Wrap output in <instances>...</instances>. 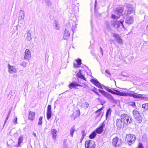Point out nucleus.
<instances>
[{"mask_svg": "<svg viewBox=\"0 0 148 148\" xmlns=\"http://www.w3.org/2000/svg\"><path fill=\"white\" fill-rule=\"evenodd\" d=\"M75 115L74 117V119L79 117L80 115V113L79 109L77 110L75 112Z\"/></svg>", "mask_w": 148, "mask_h": 148, "instance_id": "obj_34", "label": "nucleus"}, {"mask_svg": "<svg viewBox=\"0 0 148 148\" xmlns=\"http://www.w3.org/2000/svg\"><path fill=\"white\" fill-rule=\"evenodd\" d=\"M97 99L100 102L101 104L102 105H103L104 104L106 103V101L105 100L101 99L99 98H97Z\"/></svg>", "mask_w": 148, "mask_h": 148, "instance_id": "obj_35", "label": "nucleus"}, {"mask_svg": "<svg viewBox=\"0 0 148 148\" xmlns=\"http://www.w3.org/2000/svg\"><path fill=\"white\" fill-rule=\"evenodd\" d=\"M85 136H82L81 138V141H82L83 139L84 138Z\"/></svg>", "mask_w": 148, "mask_h": 148, "instance_id": "obj_61", "label": "nucleus"}, {"mask_svg": "<svg viewBox=\"0 0 148 148\" xmlns=\"http://www.w3.org/2000/svg\"><path fill=\"white\" fill-rule=\"evenodd\" d=\"M11 136H14L15 137H16L18 136V134L16 132H15Z\"/></svg>", "mask_w": 148, "mask_h": 148, "instance_id": "obj_52", "label": "nucleus"}, {"mask_svg": "<svg viewBox=\"0 0 148 148\" xmlns=\"http://www.w3.org/2000/svg\"><path fill=\"white\" fill-rule=\"evenodd\" d=\"M81 67L82 68H83L84 66H85L86 67V68H87V69H88L90 71V73H91V71L89 69V68L88 66H87L86 65L82 64V66H81Z\"/></svg>", "mask_w": 148, "mask_h": 148, "instance_id": "obj_56", "label": "nucleus"}, {"mask_svg": "<svg viewBox=\"0 0 148 148\" xmlns=\"http://www.w3.org/2000/svg\"><path fill=\"white\" fill-rule=\"evenodd\" d=\"M111 112L112 109L111 108H109L107 110L106 114V118H107L109 115H111Z\"/></svg>", "mask_w": 148, "mask_h": 148, "instance_id": "obj_29", "label": "nucleus"}, {"mask_svg": "<svg viewBox=\"0 0 148 148\" xmlns=\"http://www.w3.org/2000/svg\"><path fill=\"white\" fill-rule=\"evenodd\" d=\"M133 114L135 120L138 123H141L142 121V117L140 116L139 112L136 109L132 112Z\"/></svg>", "mask_w": 148, "mask_h": 148, "instance_id": "obj_4", "label": "nucleus"}, {"mask_svg": "<svg viewBox=\"0 0 148 148\" xmlns=\"http://www.w3.org/2000/svg\"><path fill=\"white\" fill-rule=\"evenodd\" d=\"M107 128H106V129H105V130H104V132H103V133H104H104H105L106 132H107Z\"/></svg>", "mask_w": 148, "mask_h": 148, "instance_id": "obj_64", "label": "nucleus"}, {"mask_svg": "<svg viewBox=\"0 0 148 148\" xmlns=\"http://www.w3.org/2000/svg\"><path fill=\"white\" fill-rule=\"evenodd\" d=\"M27 41H29L32 39V38L31 36V34L29 32H27Z\"/></svg>", "mask_w": 148, "mask_h": 148, "instance_id": "obj_36", "label": "nucleus"}, {"mask_svg": "<svg viewBox=\"0 0 148 148\" xmlns=\"http://www.w3.org/2000/svg\"><path fill=\"white\" fill-rule=\"evenodd\" d=\"M35 113L31 111H29V119H30L31 121H32L35 118Z\"/></svg>", "mask_w": 148, "mask_h": 148, "instance_id": "obj_19", "label": "nucleus"}, {"mask_svg": "<svg viewBox=\"0 0 148 148\" xmlns=\"http://www.w3.org/2000/svg\"><path fill=\"white\" fill-rule=\"evenodd\" d=\"M14 92L11 90L10 92H9V94L8 95V97L9 99L14 97Z\"/></svg>", "mask_w": 148, "mask_h": 148, "instance_id": "obj_32", "label": "nucleus"}, {"mask_svg": "<svg viewBox=\"0 0 148 148\" xmlns=\"http://www.w3.org/2000/svg\"><path fill=\"white\" fill-rule=\"evenodd\" d=\"M96 114H97L95 116V117L96 118L98 117L101 114V112H99L98 113H96Z\"/></svg>", "mask_w": 148, "mask_h": 148, "instance_id": "obj_57", "label": "nucleus"}, {"mask_svg": "<svg viewBox=\"0 0 148 148\" xmlns=\"http://www.w3.org/2000/svg\"><path fill=\"white\" fill-rule=\"evenodd\" d=\"M125 5L126 8L124 13V14L125 16H127L132 13H133L134 14H135V8L133 5L131 3H125Z\"/></svg>", "mask_w": 148, "mask_h": 148, "instance_id": "obj_3", "label": "nucleus"}, {"mask_svg": "<svg viewBox=\"0 0 148 148\" xmlns=\"http://www.w3.org/2000/svg\"><path fill=\"white\" fill-rule=\"evenodd\" d=\"M67 140L66 139H64L63 140V148H68V143H67Z\"/></svg>", "mask_w": 148, "mask_h": 148, "instance_id": "obj_30", "label": "nucleus"}, {"mask_svg": "<svg viewBox=\"0 0 148 148\" xmlns=\"http://www.w3.org/2000/svg\"><path fill=\"white\" fill-rule=\"evenodd\" d=\"M103 87L107 91L114 95L122 96L132 97L134 99H143L145 98V97H143L144 95L134 93V91H130L129 92L125 91L121 92L119 90H116L113 88H109L108 86H103Z\"/></svg>", "mask_w": 148, "mask_h": 148, "instance_id": "obj_1", "label": "nucleus"}, {"mask_svg": "<svg viewBox=\"0 0 148 148\" xmlns=\"http://www.w3.org/2000/svg\"><path fill=\"white\" fill-rule=\"evenodd\" d=\"M51 108V106L50 105H48L47 107V112H52Z\"/></svg>", "mask_w": 148, "mask_h": 148, "instance_id": "obj_43", "label": "nucleus"}, {"mask_svg": "<svg viewBox=\"0 0 148 148\" xmlns=\"http://www.w3.org/2000/svg\"><path fill=\"white\" fill-rule=\"evenodd\" d=\"M24 17V13L23 11L20 10L19 12L18 19L19 20L23 19Z\"/></svg>", "mask_w": 148, "mask_h": 148, "instance_id": "obj_23", "label": "nucleus"}, {"mask_svg": "<svg viewBox=\"0 0 148 148\" xmlns=\"http://www.w3.org/2000/svg\"><path fill=\"white\" fill-rule=\"evenodd\" d=\"M112 18L115 20V19H117L118 18V16H117L116 15L114 14H112L111 16Z\"/></svg>", "mask_w": 148, "mask_h": 148, "instance_id": "obj_49", "label": "nucleus"}, {"mask_svg": "<svg viewBox=\"0 0 148 148\" xmlns=\"http://www.w3.org/2000/svg\"><path fill=\"white\" fill-rule=\"evenodd\" d=\"M75 61L78 64H79L81 65L82 64V60L79 58H78L77 59L75 60Z\"/></svg>", "mask_w": 148, "mask_h": 148, "instance_id": "obj_44", "label": "nucleus"}, {"mask_svg": "<svg viewBox=\"0 0 148 148\" xmlns=\"http://www.w3.org/2000/svg\"><path fill=\"white\" fill-rule=\"evenodd\" d=\"M79 86H80V84L77 82L73 81L69 84L68 86L70 89H72V88L79 89V88H78V87Z\"/></svg>", "mask_w": 148, "mask_h": 148, "instance_id": "obj_12", "label": "nucleus"}, {"mask_svg": "<svg viewBox=\"0 0 148 148\" xmlns=\"http://www.w3.org/2000/svg\"><path fill=\"white\" fill-rule=\"evenodd\" d=\"M81 133L82 134V136H85L86 135V134L85 133V131L84 130H83L81 132Z\"/></svg>", "mask_w": 148, "mask_h": 148, "instance_id": "obj_54", "label": "nucleus"}, {"mask_svg": "<svg viewBox=\"0 0 148 148\" xmlns=\"http://www.w3.org/2000/svg\"><path fill=\"white\" fill-rule=\"evenodd\" d=\"M105 23L106 25V28L109 31H111L112 30L110 25V24L111 25V22H110V23L109 21H106Z\"/></svg>", "mask_w": 148, "mask_h": 148, "instance_id": "obj_27", "label": "nucleus"}, {"mask_svg": "<svg viewBox=\"0 0 148 148\" xmlns=\"http://www.w3.org/2000/svg\"><path fill=\"white\" fill-rule=\"evenodd\" d=\"M23 140V136L21 135L18 138V143L16 145L15 147H21V143H22Z\"/></svg>", "mask_w": 148, "mask_h": 148, "instance_id": "obj_18", "label": "nucleus"}, {"mask_svg": "<svg viewBox=\"0 0 148 148\" xmlns=\"http://www.w3.org/2000/svg\"><path fill=\"white\" fill-rule=\"evenodd\" d=\"M105 73L110 75H111V73L108 69H106L105 70Z\"/></svg>", "mask_w": 148, "mask_h": 148, "instance_id": "obj_53", "label": "nucleus"}, {"mask_svg": "<svg viewBox=\"0 0 148 148\" xmlns=\"http://www.w3.org/2000/svg\"><path fill=\"white\" fill-rule=\"evenodd\" d=\"M51 134L53 139L54 140H55L57 136V131L55 129H52L51 130Z\"/></svg>", "mask_w": 148, "mask_h": 148, "instance_id": "obj_21", "label": "nucleus"}, {"mask_svg": "<svg viewBox=\"0 0 148 148\" xmlns=\"http://www.w3.org/2000/svg\"><path fill=\"white\" fill-rule=\"evenodd\" d=\"M111 34L113 37L114 38L115 40H116L118 44L120 45L123 44V40L119 34L115 33H112Z\"/></svg>", "mask_w": 148, "mask_h": 148, "instance_id": "obj_6", "label": "nucleus"}, {"mask_svg": "<svg viewBox=\"0 0 148 148\" xmlns=\"http://www.w3.org/2000/svg\"><path fill=\"white\" fill-rule=\"evenodd\" d=\"M104 122L105 121H104L98 127L94 130L97 134H101L103 131V129L105 127Z\"/></svg>", "mask_w": 148, "mask_h": 148, "instance_id": "obj_9", "label": "nucleus"}, {"mask_svg": "<svg viewBox=\"0 0 148 148\" xmlns=\"http://www.w3.org/2000/svg\"><path fill=\"white\" fill-rule=\"evenodd\" d=\"M14 130L13 128L10 132L9 134L10 136H12L14 133L15 132V131H14Z\"/></svg>", "mask_w": 148, "mask_h": 148, "instance_id": "obj_50", "label": "nucleus"}, {"mask_svg": "<svg viewBox=\"0 0 148 148\" xmlns=\"http://www.w3.org/2000/svg\"><path fill=\"white\" fill-rule=\"evenodd\" d=\"M136 140V138L134 135L132 134H126L125 140L128 142V144L129 145H130L134 143Z\"/></svg>", "mask_w": 148, "mask_h": 148, "instance_id": "obj_5", "label": "nucleus"}, {"mask_svg": "<svg viewBox=\"0 0 148 148\" xmlns=\"http://www.w3.org/2000/svg\"><path fill=\"white\" fill-rule=\"evenodd\" d=\"M90 81L93 84L95 85L98 87V88L103 89V87L104 85L102 86V84L97 80L95 78H93V79H92L90 80ZM104 86H105L104 85Z\"/></svg>", "mask_w": 148, "mask_h": 148, "instance_id": "obj_11", "label": "nucleus"}, {"mask_svg": "<svg viewBox=\"0 0 148 148\" xmlns=\"http://www.w3.org/2000/svg\"><path fill=\"white\" fill-rule=\"evenodd\" d=\"M126 123L119 119H117L116 120V126L118 129H120L121 128H123L124 126L126 125Z\"/></svg>", "mask_w": 148, "mask_h": 148, "instance_id": "obj_10", "label": "nucleus"}, {"mask_svg": "<svg viewBox=\"0 0 148 148\" xmlns=\"http://www.w3.org/2000/svg\"><path fill=\"white\" fill-rule=\"evenodd\" d=\"M70 34L69 31L65 29L63 34V38L65 40H67L70 36Z\"/></svg>", "mask_w": 148, "mask_h": 148, "instance_id": "obj_20", "label": "nucleus"}, {"mask_svg": "<svg viewBox=\"0 0 148 148\" xmlns=\"http://www.w3.org/2000/svg\"><path fill=\"white\" fill-rule=\"evenodd\" d=\"M75 131V126H73L70 129V134L72 137H73V134Z\"/></svg>", "mask_w": 148, "mask_h": 148, "instance_id": "obj_31", "label": "nucleus"}, {"mask_svg": "<svg viewBox=\"0 0 148 148\" xmlns=\"http://www.w3.org/2000/svg\"><path fill=\"white\" fill-rule=\"evenodd\" d=\"M123 20L121 19L119 21H118L116 20H112L111 21V25L114 26V27L117 29L120 27V24H123Z\"/></svg>", "mask_w": 148, "mask_h": 148, "instance_id": "obj_8", "label": "nucleus"}, {"mask_svg": "<svg viewBox=\"0 0 148 148\" xmlns=\"http://www.w3.org/2000/svg\"><path fill=\"white\" fill-rule=\"evenodd\" d=\"M8 71L10 73H16L17 72L16 69L14 67L10 65L9 64L8 65Z\"/></svg>", "mask_w": 148, "mask_h": 148, "instance_id": "obj_16", "label": "nucleus"}, {"mask_svg": "<svg viewBox=\"0 0 148 148\" xmlns=\"http://www.w3.org/2000/svg\"><path fill=\"white\" fill-rule=\"evenodd\" d=\"M42 116H40L39 118L38 122V125H41L42 124Z\"/></svg>", "mask_w": 148, "mask_h": 148, "instance_id": "obj_42", "label": "nucleus"}, {"mask_svg": "<svg viewBox=\"0 0 148 148\" xmlns=\"http://www.w3.org/2000/svg\"><path fill=\"white\" fill-rule=\"evenodd\" d=\"M97 134L95 132V130H94L92 133L89 135V137L90 139H93L96 137L97 135Z\"/></svg>", "mask_w": 148, "mask_h": 148, "instance_id": "obj_25", "label": "nucleus"}, {"mask_svg": "<svg viewBox=\"0 0 148 148\" xmlns=\"http://www.w3.org/2000/svg\"><path fill=\"white\" fill-rule=\"evenodd\" d=\"M31 52L30 50L27 49L25 52L24 58L26 59H28L31 57Z\"/></svg>", "mask_w": 148, "mask_h": 148, "instance_id": "obj_17", "label": "nucleus"}, {"mask_svg": "<svg viewBox=\"0 0 148 148\" xmlns=\"http://www.w3.org/2000/svg\"><path fill=\"white\" fill-rule=\"evenodd\" d=\"M82 70H79V71L77 73H82L81 72H82Z\"/></svg>", "mask_w": 148, "mask_h": 148, "instance_id": "obj_62", "label": "nucleus"}, {"mask_svg": "<svg viewBox=\"0 0 148 148\" xmlns=\"http://www.w3.org/2000/svg\"><path fill=\"white\" fill-rule=\"evenodd\" d=\"M118 139L119 138L117 137H116L113 139L112 142V143L114 147H117Z\"/></svg>", "mask_w": 148, "mask_h": 148, "instance_id": "obj_24", "label": "nucleus"}, {"mask_svg": "<svg viewBox=\"0 0 148 148\" xmlns=\"http://www.w3.org/2000/svg\"><path fill=\"white\" fill-rule=\"evenodd\" d=\"M126 122H125V125H128L129 124L133 125L134 122L133 119L130 118V117L128 116L126 120Z\"/></svg>", "mask_w": 148, "mask_h": 148, "instance_id": "obj_15", "label": "nucleus"}, {"mask_svg": "<svg viewBox=\"0 0 148 148\" xmlns=\"http://www.w3.org/2000/svg\"><path fill=\"white\" fill-rule=\"evenodd\" d=\"M97 5V0H96L95 1V4H94V10H96V8Z\"/></svg>", "mask_w": 148, "mask_h": 148, "instance_id": "obj_58", "label": "nucleus"}, {"mask_svg": "<svg viewBox=\"0 0 148 148\" xmlns=\"http://www.w3.org/2000/svg\"><path fill=\"white\" fill-rule=\"evenodd\" d=\"M83 105L85 108H87L88 107L89 104L88 103L84 102L83 103Z\"/></svg>", "mask_w": 148, "mask_h": 148, "instance_id": "obj_45", "label": "nucleus"}, {"mask_svg": "<svg viewBox=\"0 0 148 148\" xmlns=\"http://www.w3.org/2000/svg\"><path fill=\"white\" fill-rule=\"evenodd\" d=\"M14 142L12 139H10L7 142V146L10 148L13 147H15V145L14 143Z\"/></svg>", "mask_w": 148, "mask_h": 148, "instance_id": "obj_22", "label": "nucleus"}, {"mask_svg": "<svg viewBox=\"0 0 148 148\" xmlns=\"http://www.w3.org/2000/svg\"><path fill=\"white\" fill-rule=\"evenodd\" d=\"M54 23L55 25L54 27L55 29H56L59 30L60 28V26L58 24V22L56 20H55V21L54 22Z\"/></svg>", "mask_w": 148, "mask_h": 148, "instance_id": "obj_39", "label": "nucleus"}, {"mask_svg": "<svg viewBox=\"0 0 148 148\" xmlns=\"http://www.w3.org/2000/svg\"><path fill=\"white\" fill-rule=\"evenodd\" d=\"M17 118L16 117L14 119L12 120V121L13 123L15 124H16L17 123Z\"/></svg>", "mask_w": 148, "mask_h": 148, "instance_id": "obj_51", "label": "nucleus"}, {"mask_svg": "<svg viewBox=\"0 0 148 148\" xmlns=\"http://www.w3.org/2000/svg\"><path fill=\"white\" fill-rule=\"evenodd\" d=\"M45 1L46 2L47 6H49L52 5V3L50 0H45Z\"/></svg>", "mask_w": 148, "mask_h": 148, "instance_id": "obj_38", "label": "nucleus"}, {"mask_svg": "<svg viewBox=\"0 0 148 148\" xmlns=\"http://www.w3.org/2000/svg\"><path fill=\"white\" fill-rule=\"evenodd\" d=\"M98 90L99 92L104 97L110 102L117 104L118 103V101H119V100L115 99L112 95L104 90L98 89Z\"/></svg>", "mask_w": 148, "mask_h": 148, "instance_id": "obj_2", "label": "nucleus"}, {"mask_svg": "<svg viewBox=\"0 0 148 148\" xmlns=\"http://www.w3.org/2000/svg\"><path fill=\"white\" fill-rule=\"evenodd\" d=\"M52 112H47V118L48 120H49L51 117Z\"/></svg>", "mask_w": 148, "mask_h": 148, "instance_id": "obj_37", "label": "nucleus"}, {"mask_svg": "<svg viewBox=\"0 0 148 148\" xmlns=\"http://www.w3.org/2000/svg\"><path fill=\"white\" fill-rule=\"evenodd\" d=\"M85 148H95L96 144L94 141L89 140L85 141Z\"/></svg>", "mask_w": 148, "mask_h": 148, "instance_id": "obj_7", "label": "nucleus"}, {"mask_svg": "<svg viewBox=\"0 0 148 148\" xmlns=\"http://www.w3.org/2000/svg\"><path fill=\"white\" fill-rule=\"evenodd\" d=\"M103 108L102 107V108H100L99 109H98L95 112V113H98L99 112H101V111L102 110Z\"/></svg>", "mask_w": 148, "mask_h": 148, "instance_id": "obj_55", "label": "nucleus"}, {"mask_svg": "<svg viewBox=\"0 0 148 148\" xmlns=\"http://www.w3.org/2000/svg\"><path fill=\"white\" fill-rule=\"evenodd\" d=\"M88 92L90 93L91 94H92V93H91L90 92V91L94 92L95 93L97 91L96 90H94V88H92L91 89H88V90H87Z\"/></svg>", "mask_w": 148, "mask_h": 148, "instance_id": "obj_46", "label": "nucleus"}, {"mask_svg": "<svg viewBox=\"0 0 148 148\" xmlns=\"http://www.w3.org/2000/svg\"><path fill=\"white\" fill-rule=\"evenodd\" d=\"M124 10V8L122 7H117L114 11V13L118 16L120 15Z\"/></svg>", "mask_w": 148, "mask_h": 148, "instance_id": "obj_13", "label": "nucleus"}, {"mask_svg": "<svg viewBox=\"0 0 148 148\" xmlns=\"http://www.w3.org/2000/svg\"><path fill=\"white\" fill-rule=\"evenodd\" d=\"M142 107L145 110H148V103L143 104Z\"/></svg>", "mask_w": 148, "mask_h": 148, "instance_id": "obj_40", "label": "nucleus"}, {"mask_svg": "<svg viewBox=\"0 0 148 148\" xmlns=\"http://www.w3.org/2000/svg\"><path fill=\"white\" fill-rule=\"evenodd\" d=\"M78 63H77V62L76 63H75V62H74L73 63V66L74 68H79V66L81 65L79 64H78Z\"/></svg>", "mask_w": 148, "mask_h": 148, "instance_id": "obj_47", "label": "nucleus"}, {"mask_svg": "<svg viewBox=\"0 0 148 148\" xmlns=\"http://www.w3.org/2000/svg\"><path fill=\"white\" fill-rule=\"evenodd\" d=\"M127 116L128 115H127V114L124 113L121 115V118L119 119L125 122V120H126Z\"/></svg>", "mask_w": 148, "mask_h": 148, "instance_id": "obj_26", "label": "nucleus"}, {"mask_svg": "<svg viewBox=\"0 0 148 148\" xmlns=\"http://www.w3.org/2000/svg\"><path fill=\"white\" fill-rule=\"evenodd\" d=\"M95 94H96L99 97H101V95L99 94V93L97 92H96V93H95Z\"/></svg>", "mask_w": 148, "mask_h": 148, "instance_id": "obj_59", "label": "nucleus"}, {"mask_svg": "<svg viewBox=\"0 0 148 148\" xmlns=\"http://www.w3.org/2000/svg\"><path fill=\"white\" fill-rule=\"evenodd\" d=\"M100 50L101 51V53L103 55V50L101 47H100Z\"/></svg>", "mask_w": 148, "mask_h": 148, "instance_id": "obj_60", "label": "nucleus"}, {"mask_svg": "<svg viewBox=\"0 0 148 148\" xmlns=\"http://www.w3.org/2000/svg\"><path fill=\"white\" fill-rule=\"evenodd\" d=\"M76 76L77 77L86 81V78L84 76L82 73H77L76 74Z\"/></svg>", "mask_w": 148, "mask_h": 148, "instance_id": "obj_28", "label": "nucleus"}, {"mask_svg": "<svg viewBox=\"0 0 148 148\" xmlns=\"http://www.w3.org/2000/svg\"><path fill=\"white\" fill-rule=\"evenodd\" d=\"M126 18L125 23L129 25H130L134 22V18L132 16H127Z\"/></svg>", "mask_w": 148, "mask_h": 148, "instance_id": "obj_14", "label": "nucleus"}, {"mask_svg": "<svg viewBox=\"0 0 148 148\" xmlns=\"http://www.w3.org/2000/svg\"><path fill=\"white\" fill-rule=\"evenodd\" d=\"M11 109L9 110V112L7 114V116L6 117V118L5 119V121L4 123V125H3V127L4 126L5 124L6 123L7 121L9 118V116L10 114V113H11Z\"/></svg>", "mask_w": 148, "mask_h": 148, "instance_id": "obj_33", "label": "nucleus"}, {"mask_svg": "<svg viewBox=\"0 0 148 148\" xmlns=\"http://www.w3.org/2000/svg\"><path fill=\"white\" fill-rule=\"evenodd\" d=\"M121 75L123 76V77H127V75H124L123 74V73H121Z\"/></svg>", "mask_w": 148, "mask_h": 148, "instance_id": "obj_63", "label": "nucleus"}, {"mask_svg": "<svg viewBox=\"0 0 148 148\" xmlns=\"http://www.w3.org/2000/svg\"><path fill=\"white\" fill-rule=\"evenodd\" d=\"M129 105L134 108H135L136 107L135 102H130Z\"/></svg>", "mask_w": 148, "mask_h": 148, "instance_id": "obj_48", "label": "nucleus"}, {"mask_svg": "<svg viewBox=\"0 0 148 148\" xmlns=\"http://www.w3.org/2000/svg\"><path fill=\"white\" fill-rule=\"evenodd\" d=\"M122 143H123V142H122L121 140L119 138L118 141V143L117 144V147L118 146L119 147H120Z\"/></svg>", "mask_w": 148, "mask_h": 148, "instance_id": "obj_41", "label": "nucleus"}]
</instances>
